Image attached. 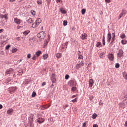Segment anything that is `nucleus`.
<instances>
[{
	"instance_id": "nucleus-20",
	"label": "nucleus",
	"mask_w": 127,
	"mask_h": 127,
	"mask_svg": "<svg viewBox=\"0 0 127 127\" xmlns=\"http://www.w3.org/2000/svg\"><path fill=\"white\" fill-rule=\"evenodd\" d=\"M123 77L124 78H125L126 80H127V73L126 72H124L123 73Z\"/></svg>"
},
{
	"instance_id": "nucleus-40",
	"label": "nucleus",
	"mask_w": 127,
	"mask_h": 127,
	"mask_svg": "<svg viewBox=\"0 0 127 127\" xmlns=\"http://www.w3.org/2000/svg\"><path fill=\"white\" fill-rule=\"evenodd\" d=\"M83 58H84V57L82 55H80L78 57V59H83Z\"/></svg>"
},
{
	"instance_id": "nucleus-45",
	"label": "nucleus",
	"mask_w": 127,
	"mask_h": 127,
	"mask_svg": "<svg viewBox=\"0 0 127 127\" xmlns=\"http://www.w3.org/2000/svg\"><path fill=\"white\" fill-rule=\"evenodd\" d=\"M31 57V54H29L27 55V58H28L29 59H30Z\"/></svg>"
},
{
	"instance_id": "nucleus-31",
	"label": "nucleus",
	"mask_w": 127,
	"mask_h": 127,
	"mask_svg": "<svg viewBox=\"0 0 127 127\" xmlns=\"http://www.w3.org/2000/svg\"><path fill=\"white\" fill-rule=\"evenodd\" d=\"M77 90V88H76V87L73 86L71 88V91H72L73 92L76 91Z\"/></svg>"
},
{
	"instance_id": "nucleus-36",
	"label": "nucleus",
	"mask_w": 127,
	"mask_h": 127,
	"mask_svg": "<svg viewBox=\"0 0 127 127\" xmlns=\"http://www.w3.org/2000/svg\"><path fill=\"white\" fill-rule=\"evenodd\" d=\"M123 13V14H127V10L125 9L122 10V12H121Z\"/></svg>"
},
{
	"instance_id": "nucleus-25",
	"label": "nucleus",
	"mask_w": 127,
	"mask_h": 127,
	"mask_svg": "<svg viewBox=\"0 0 127 127\" xmlns=\"http://www.w3.org/2000/svg\"><path fill=\"white\" fill-rule=\"evenodd\" d=\"M31 13L32 14V15L34 16L36 14V12L34 11V10H31Z\"/></svg>"
},
{
	"instance_id": "nucleus-5",
	"label": "nucleus",
	"mask_w": 127,
	"mask_h": 127,
	"mask_svg": "<svg viewBox=\"0 0 127 127\" xmlns=\"http://www.w3.org/2000/svg\"><path fill=\"white\" fill-rule=\"evenodd\" d=\"M88 38V35L86 33H84L81 35L80 39L82 40H85V39H87Z\"/></svg>"
},
{
	"instance_id": "nucleus-14",
	"label": "nucleus",
	"mask_w": 127,
	"mask_h": 127,
	"mask_svg": "<svg viewBox=\"0 0 127 127\" xmlns=\"http://www.w3.org/2000/svg\"><path fill=\"white\" fill-rule=\"evenodd\" d=\"M0 17L1 18H5V19H8V18L7 17V15H6V14L3 15L2 14H0Z\"/></svg>"
},
{
	"instance_id": "nucleus-15",
	"label": "nucleus",
	"mask_w": 127,
	"mask_h": 127,
	"mask_svg": "<svg viewBox=\"0 0 127 127\" xmlns=\"http://www.w3.org/2000/svg\"><path fill=\"white\" fill-rule=\"evenodd\" d=\"M37 122L39 124H42L44 122V119L43 118H39L37 120Z\"/></svg>"
},
{
	"instance_id": "nucleus-48",
	"label": "nucleus",
	"mask_w": 127,
	"mask_h": 127,
	"mask_svg": "<svg viewBox=\"0 0 127 127\" xmlns=\"http://www.w3.org/2000/svg\"><path fill=\"white\" fill-rule=\"evenodd\" d=\"M115 38L112 37L111 43H113V42H114V41H115Z\"/></svg>"
},
{
	"instance_id": "nucleus-59",
	"label": "nucleus",
	"mask_w": 127,
	"mask_h": 127,
	"mask_svg": "<svg viewBox=\"0 0 127 127\" xmlns=\"http://www.w3.org/2000/svg\"><path fill=\"white\" fill-rule=\"evenodd\" d=\"M76 97H77V95H73V96L71 97V99H73V98H76Z\"/></svg>"
},
{
	"instance_id": "nucleus-19",
	"label": "nucleus",
	"mask_w": 127,
	"mask_h": 127,
	"mask_svg": "<svg viewBox=\"0 0 127 127\" xmlns=\"http://www.w3.org/2000/svg\"><path fill=\"white\" fill-rule=\"evenodd\" d=\"M50 107V105H45L42 107V110H46V109H48Z\"/></svg>"
},
{
	"instance_id": "nucleus-41",
	"label": "nucleus",
	"mask_w": 127,
	"mask_h": 127,
	"mask_svg": "<svg viewBox=\"0 0 127 127\" xmlns=\"http://www.w3.org/2000/svg\"><path fill=\"white\" fill-rule=\"evenodd\" d=\"M115 68H120V64H116L115 65Z\"/></svg>"
},
{
	"instance_id": "nucleus-4",
	"label": "nucleus",
	"mask_w": 127,
	"mask_h": 127,
	"mask_svg": "<svg viewBox=\"0 0 127 127\" xmlns=\"http://www.w3.org/2000/svg\"><path fill=\"white\" fill-rule=\"evenodd\" d=\"M124 56V51L122 49L119 50V53L117 54V57L121 58Z\"/></svg>"
},
{
	"instance_id": "nucleus-34",
	"label": "nucleus",
	"mask_w": 127,
	"mask_h": 127,
	"mask_svg": "<svg viewBox=\"0 0 127 127\" xmlns=\"http://www.w3.org/2000/svg\"><path fill=\"white\" fill-rule=\"evenodd\" d=\"M36 96V92L33 91L32 94V97H34Z\"/></svg>"
},
{
	"instance_id": "nucleus-49",
	"label": "nucleus",
	"mask_w": 127,
	"mask_h": 127,
	"mask_svg": "<svg viewBox=\"0 0 127 127\" xmlns=\"http://www.w3.org/2000/svg\"><path fill=\"white\" fill-rule=\"evenodd\" d=\"M4 31V30L3 29H0V33H1Z\"/></svg>"
},
{
	"instance_id": "nucleus-38",
	"label": "nucleus",
	"mask_w": 127,
	"mask_h": 127,
	"mask_svg": "<svg viewBox=\"0 0 127 127\" xmlns=\"http://www.w3.org/2000/svg\"><path fill=\"white\" fill-rule=\"evenodd\" d=\"M16 51H17V49L16 48H14L12 50V53H14V52H16Z\"/></svg>"
},
{
	"instance_id": "nucleus-39",
	"label": "nucleus",
	"mask_w": 127,
	"mask_h": 127,
	"mask_svg": "<svg viewBox=\"0 0 127 127\" xmlns=\"http://www.w3.org/2000/svg\"><path fill=\"white\" fill-rule=\"evenodd\" d=\"M32 59V60H36V56L35 55H34Z\"/></svg>"
},
{
	"instance_id": "nucleus-54",
	"label": "nucleus",
	"mask_w": 127,
	"mask_h": 127,
	"mask_svg": "<svg viewBox=\"0 0 127 127\" xmlns=\"http://www.w3.org/2000/svg\"><path fill=\"white\" fill-rule=\"evenodd\" d=\"M112 37H114V38L116 37V35L115 34V33H112Z\"/></svg>"
},
{
	"instance_id": "nucleus-43",
	"label": "nucleus",
	"mask_w": 127,
	"mask_h": 127,
	"mask_svg": "<svg viewBox=\"0 0 127 127\" xmlns=\"http://www.w3.org/2000/svg\"><path fill=\"white\" fill-rule=\"evenodd\" d=\"M123 15H124V14H123L122 13H121L119 15V19H121V18L123 16Z\"/></svg>"
},
{
	"instance_id": "nucleus-37",
	"label": "nucleus",
	"mask_w": 127,
	"mask_h": 127,
	"mask_svg": "<svg viewBox=\"0 0 127 127\" xmlns=\"http://www.w3.org/2000/svg\"><path fill=\"white\" fill-rule=\"evenodd\" d=\"M67 21L64 20V21L63 25H64V26H66V25H67Z\"/></svg>"
},
{
	"instance_id": "nucleus-53",
	"label": "nucleus",
	"mask_w": 127,
	"mask_h": 127,
	"mask_svg": "<svg viewBox=\"0 0 127 127\" xmlns=\"http://www.w3.org/2000/svg\"><path fill=\"white\" fill-rule=\"evenodd\" d=\"M21 28V26H17V29H20Z\"/></svg>"
},
{
	"instance_id": "nucleus-58",
	"label": "nucleus",
	"mask_w": 127,
	"mask_h": 127,
	"mask_svg": "<svg viewBox=\"0 0 127 127\" xmlns=\"http://www.w3.org/2000/svg\"><path fill=\"white\" fill-rule=\"evenodd\" d=\"M86 126H87V124H86V123H84L83 124V127H86Z\"/></svg>"
},
{
	"instance_id": "nucleus-44",
	"label": "nucleus",
	"mask_w": 127,
	"mask_h": 127,
	"mask_svg": "<svg viewBox=\"0 0 127 127\" xmlns=\"http://www.w3.org/2000/svg\"><path fill=\"white\" fill-rule=\"evenodd\" d=\"M9 47H10V45H7L6 46L5 49H6L7 50H8V49H9Z\"/></svg>"
},
{
	"instance_id": "nucleus-56",
	"label": "nucleus",
	"mask_w": 127,
	"mask_h": 127,
	"mask_svg": "<svg viewBox=\"0 0 127 127\" xmlns=\"http://www.w3.org/2000/svg\"><path fill=\"white\" fill-rule=\"evenodd\" d=\"M93 127H99L98 126V125L94 124Z\"/></svg>"
},
{
	"instance_id": "nucleus-9",
	"label": "nucleus",
	"mask_w": 127,
	"mask_h": 127,
	"mask_svg": "<svg viewBox=\"0 0 127 127\" xmlns=\"http://www.w3.org/2000/svg\"><path fill=\"white\" fill-rule=\"evenodd\" d=\"M13 73V70L12 68H9L6 70L5 72V75H8V74H12Z\"/></svg>"
},
{
	"instance_id": "nucleus-24",
	"label": "nucleus",
	"mask_w": 127,
	"mask_h": 127,
	"mask_svg": "<svg viewBox=\"0 0 127 127\" xmlns=\"http://www.w3.org/2000/svg\"><path fill=\"white\" fill-rule=\"evenodd\" d=\"M13 112V110L12 109H9L7 111V114L8 115H9L10 114H11Z\"/></svg>"
},
{
	"instance_id": "nucleus-51",
	"label": "nucleus",
	"mask_w": 127,
	"mask_h": 127,
	"mask_svg": "<svg viewBox=\"0 0 127 127\" xmlns=\"http://www.w3.org/2000/svg\"><path fill=\"white\" fill-rule=\"evenodd\" d=\"M102 43H103V45H105V40H102Z\"/></svg>"
},
{
	"instance_id": "nucleus-64",
	"label": "nucleus",
	"mask_w": 127,
	"mask_h": 127,
	"mask_svg": "<svg viewBox=\"0 0 127 127\" xmlns=\"http://www.w3.org/2000/svg\"><path fill=\"white\" fill-rule=\"evenodd\" d=\"M0 109H2V105L0 104Z\"/></svg>"
},
{
	"instance_id": "nucleus-7",
	"label": "nucleus",
	"mask_w": 127,
	"mask_h": 127,
	"mask_svg": "<svg viewBox=\"0 0 127 127\" xmlns=\"http://www.w3.org/2000/svg\"><path fill=\"white\" fill-rule=\"evenodd\" d=\"M51 80L52 83H56V78L55 77V74L53 73L52 74Z\"/></svg>"
},
{
	"instance_id": "nucleus-23",
	"label": "nucleus",
	"mask_w": 127,
	"mask_h": 127,
	"mask_svg": "<svg viewBox=\"0 0 127 127\" xmlns=\"http://www.w3.org/2000/svg\"><path fill=\"white\" fill-rule=\"evenodd\" d=\"M40 54H41V51H38L36 53V55L37 56V57H39V56H40Z\"/></svg>"
},
{
	"instance_id": "nucleus-6",
	"label": "nucleus",
	"mask_w": 127,
	"mask_h": 127,
	"mask_svg": "<svg viewBox=\"0 0 127 127\" xmlns=\"http://www.w3.org/2000/svg\"><path fill=\"white\" fill-rule=\"evenodd\" d=\"M108 59L110 61H113L115 59V57L114 56V54H109L108 56Z\"/></svg>"
},
{
	"instance_id": "nucleus-55",
	"label": "nucleus",
	"mask_w": 127,
	"mask_h": 127,
	"mask_svg": "<svg viewBox=\"0 0 127 127\" xmlns=\"http://www.w3.org/2000/svg\"><path fill=\"white\" fill-rule=\"evenodd\" d=\"M110 1H111V0H105V2L108 3H109Z\"/></svg>"
},
{
	"instance_id": "nucleus-17",
	"label": "nucleus",
	"mask_w": 127,
	"mask_h": 127,
	"mask_svg": "<svg viewBox=\"0 0 127 127\" xmlns=\"http://www.w3.org/2000/svg\"><path fill=\"white\" fill-rule=\"evenodd\" d=\"M62 56V55L61 53H58L57 54H56V57H57V58H58L59 59V58H61V57Z\"/></svg>"
},
{
	"instance_id": "nucleus-16",
	"label": "nucleus",
	"mask_w": 127,
	"mask_h": 127,
	"mask_svg": "<svg viewBox=\"0 0 127 127\" xmlns=\"http://www.w3.org/2000/svg\"><path fill=\"white\" fill-rule=\"evenodd\" d=\"M27 21L28 23H32L33 22V19H32V18H29Z\"/></svg>"
},
{
	"instance_id": "nucleus-42",
	"label": "nucleus",
	"mask_w": 127,
	"mask_h": 127,
	"mask_svg": "<svg viewBox=\"0 0 127 127\" xmlns=\"http://www.w3.org/2000/svg\"><path fill=\"white\" fill-rule=\"evenodd\" d=\"M65 80H68V79H69V75L66 74V75L65 76Z\"/></svg>"
},
{
	"instance_id": "nucleus-8",
	"label": "nucleus",
	"mask_w": 127,
	"mask_h": 127,
	"mask_svg": "<svg viewBox=\"0 0 127 127\" xmlns=\"http://www.w3.org/2000/svg\"><path fill=\"white\" fill-rule=\"evenodd\" d=\"M14 21L16 24H20L22 21L17 18H14Z\"/></svg>"
},
{
	"instance_id": "nucleus-29",
	"label": "nucleus",
	"mask_w": 127,
	"mask_h": 127,
	"mask_svg": "<svg viewBox=\"0 0 127 127\" xmlns=\"http://www.w3.org/2000/svg\"><path fill=\"white\" fill-rule=\"evenodd\" d=\"M43 59H44V60H46V59H47V58H48V55H44L43 56Z\"/></svg>"
},
{
	"instance_id": "nucleus-26",
	"label": "nucleus",
	"mask_w": 127,
	"mask_h": 127,
	"mask_svg": "<svg viewBox=\"0 0 127 127\" xmlns=\"http://www.w3.org/2000/svg\"><path fill=\"white\" fill-rule=\"evenodd\" d=\"M96 47H99V48L101 47L102 44H101V42H98L96 44Z\"/></svg>"
},
{
	"instance_id": "nucleus-35",
	"label": "nucleus",
	"mask_w": 127,
	"mask_h": 127,
	"mask_svg": "<svg viewBox=\"0 0 127 127\" xmlns=\"http://www.w3.org/2000/svg\"><path fill=\"white\" fill-rule=\"evenodd\" d=\"M89 99L90 101H92L93 100H94V96L93 95L90 96Z\"/></svg>"
},
{
	"instance_id": "nucleus-18",
	"label": "nucleus",
	"mask_w": 127,
	"mask_h": 127,
	"mask_svg": "<svg viewBox=\"0 0 127 127\" xmlns=\"http://www.w3.org/2000/svg\"><path fill=\"white\" fill-rule=\"evenodd\" d=\"M30 32V31L29 30H26L23 32V34L25 35V36H26V35H28V34Z\"/></svg>"
},
{
	"instance_id": "nucleus-47",
	"label": "nucleus",
	"mask_w": 127,
	"mask_h": 127,
	"mask_svg": "<svg viewBox=\"0 0 127 127\" xmlns=\"http://www.w3.org/2000/svg\"><path fill=\"white\" fill-rule=\"evenodd\" d=\"M57 2L58 3V2H60L61 3H62V0H57Z\"/></svg>"
},
{
	"instance_id": "nucleus-32",
	"label": "nucleus",
	"mask_w": 127,
	"mask_h": 127,
	"mask_svg": "<svg viewBox=\"0 0 127 127\" xmlns=\"http://www.w3.org/2000/svg\"><path fill=\"white\" fill-rule=\"evenodd\" d=\"M38 4H42V1L41 0H37Z\"/></svg>"
},
{
	"instance_id": "nucleus-21",
	"label": "nucleus",
	"mask_w": 127,
	"mask_h": 127,
	"mask_svg": "<svg viewBox=\"0 0 127 127\" xmlns=\"http://www.w3.org/2000/svg\"><path fill=\"white\" fill-rule=\"evenodd\" d=\"M97 117H98V115H97V114H96V113H94L92 115V118L94 120H95V119H96Z\"/></svg>"
},
{
	"instance_id": "nucleus-33",
	"label": "nucleus",
	"mask_w": 127,
	"mask_h": 127,
	"mask_svg": "<svg viewBox=\"0 0 127 127\" xmlns=\"http://www.w3.org/2000/svg\"><path fill=\"white\" fill-rule=\"evenodd\" d=\"M121 43H122V44H127V41L125 40H122Z\"/></svg>"
},
{
	"instance_id": "nucleus-61",
	"label": "nucleus",
	"mask_w": 127,
	"mask_h": 127,
	"mask_svg": "<svg viewBox=\"0 0 127 127\" xmlns=\"http://www.w3.org/2000/svg\"><path fill=\"white\" fill-rule=\"evenodd\" d=\"M72 30H73V31H74V30H76V28H74V27H72L71 28Z\"/></svg>"
},
{
	"instance_id": "nucleus-28",
	"label": "nucleus",
	"mask_w": 127,
	"mask_h": 127,
	"mask_svg": "<svg viewBox=\"0 0 127 127\" xmlns=\"http://www.w3.org/2000/svg\"><path fill=\"white\" fill-rule=\"evenodd\" d=\"M81 13L82 14H85L86 13V9L83 8L81 10Z\"/></svg>"
},
{
	"instance_id": "nucleus-3",
	"label": "nucleus",
	"mask_w": 127,
	"mask_h": 127,
	"mask_svg": "<svg viewBox=\"0 0 127 127\" xmlns=\"http://www.w3.org/2000/svg\"><path fill=\"white\" fill-rule=\"evenodd\" d=\"M16 90V88L15 87H10L8 89V92L10 94H13L14 93H15Z\"/></svg>"
},
{
	"instance_id": "nucleus-52",
	"label": "nucleus",
	"mask_w": 127,
	"mask_h": 127,
	"mask_svg": "<svg viewBox=\"0 0 127 127\" xmlns=\"http://www.w3.org/2000/svg\"><path fill=\"white\" fill-rule=\"evenodd\" d=\"M45 85H46V82H43L42 84V86H45Z\"/></svg>"
},
{
	"instance_id": "nucleus-50",
	"label": "nucleus",
	"mask_w": 127,
	"mask_h": 127,
	"mask_svg": "<svg viewBox=\"0 0 127 127\" xmlns=\"http://www.w3.org/2000/svg\"><path fill=\"white\" fill-rule=\"evenodd\" d=\"M16 40H17V41H19V40H20V37H18L16 38Z\"/></svg>"
},
{
	"instance_id": "nucleus-30",
	"label": "nucleus",
	"mask_w": 127,
	"mask_h": 127,
	"mask_svg": "<svg viewBox=\"0 0 127 127\" xmlns=\"http://www.w3.org/2000/svg\"><path fill=\"white\" fill-rule=\"evenodd\" d=\"M120 37L122 39H124V38H126V35L125 34L121 35Z\"/></svg>"
},
{
	"instance_id": "nucleus-63",
	"label": "nucleus",
	"mask_w": 127,
	"mask_h": 127,
	"mask_svg": "<svg viewBox=\"0 0 127 127\" xmlns=\"http://www.w3.org/2000/svg\"><path fill=\"white\" fill-rule=\"evenodd\" d=\"M26 82L25 84H29V81H27V80H26Z\"/></svg>"
},
{
	"instance_id": "nucleus-62",
	"label": "nucleus",
	"mask_w": 127,
	"mask_h": 127,
	"mask_svg": "<svg viewBox=\"0 0 127 127\" xmlns=\"http://www.w3.org/2000/svg\"><path fill=\"white\" fill-rule=\"evenodd\" d=\"M125 127H127V121L125 123Z\"/></svg>"
},
{
	"instance_id": "nucleus-22",
	"label": "nucleus",
	"mask_w": 127,
	"mask_h": 127,
	"mask_svg": "<svg viewBox=\"0 0 127 127\" xmlns=\"http://www.w3.org/2000/svg\"><path fill=\"white\" fill-rule=\"evenodd\" d=\"M60 11L62 12V13H64V14L66 13V11L64 10V8H63V7L60 8Z\"/></svg>"
},
{
	"instance_id": "nucleus-27",
	"label": "nucleus",
	"mask_w": 127,
	"mask_h": 127,
	"mask_svg": "<svg viewBox=\"0 0 127 127\" xmlns=\"http://www.w3.org/2000/svg\"><path fill=\"white\" fill-rule=\"evenodd\" d=\"M77 101H78V97H76L74 99L71 100V102H72V103H76Z\"/></svg>"
},
{
	"instance_id": "nucleus-12",
	"label": "nucleus",
	"mask_w": 127,
	"mask_h": 127,
	"mask_svg": "<svg viewBox=\"0 0 127 127\" xmlns=\"http://www.w3.org/2000/svg\"><path fill=\"white\" fill-rule=\"evenodd\" d=\"M81 66H84V62H81L79 64H76V69H79Z\"/></svg>"
},
{
	"instance_id": "nucleus-13",
	"label": "nucleus",
	"mask_w": 127,
	"mask_h": 127,
	"mask_svg": "<svg viewBox=\"0 0 127 127\" xmlns=\"http://www.w3.org/2000/svg\"><path fill=\"white\" fill-rule=\"evenodd\" d=\"M69 83L71 86H76V85H77V83H76V80H75V79L71 80L69 81Z\"/></svg>"
},
{
	"instance_id": "nucleus-1",
	"label": "nucleus",
	"mask_w": 127,
	"mask_h": 127,
	"mask_svg": "<svg viewBox=\"0 0 127 127\" xmlns=\"http://www.w3.org/2000/svg\"><path fill=\"white\" fill-rule=\"evenodd\" d=\"M46 36V34L44 33V32L42 31L38 33L37 34V37L40 38L39 40V41L40 42L41 41H42L44 38H45V37Z\"/></svg>"
},
{
	"instance_id": "nucleus-2",
	"label": "nucleus",
	"mask_w": 127,
	"mask_h": 127,
	"mask_svg": "<svg viewBox=\"0 0 127 127\" xmlns=\"http://www.w3.org/2000/svg\"><path fill=\"white\" fill-rule=\"evenodd\" d=\"M42 21V20H41V19L39 18L37 19L35 22L32 24V27H33V28H35V27H37V26H38V25H39V24L41 23Z\"/></svg>"
},
{
	"instance_id": "nucleus-11",
	"label": "nucleus",
	"mask_w": 127,
	"mask_h": 127,
	"mask_svg": "<svg viewBox=\"0 0 127 127\" xmlns=\"http://www.w3.org/2000/svg\"><path fill=\"white\" fill-rule=\"evenodd\" d=\"M94 85V80L93 79H89V88H92Z\"/></svg>"
},
{
	"instance_id": "nucleus-10",
	"label": "nucleus",
	"mask_w": 127,
	"mask_h": 127,
	"mask_svg": "<svg viewBox=\"0 0 127 127\" xmlns=\"http://www.w3.org/2000/svg\"><path fill=\"white\" fill-rule=\"evenodd\" d=\"M111 39H112V34H111V32H109L107 36V40L108 42L110 43Z\"/></svg>"
},
{
	"instance_id": "nucleus-57",
	"label": "nucleus",
	"mask_w": 127,
	"mask_h": 127,
	"mask_svg": "<svg viewBox=\"0 0 127 127\" xmlns=\"http://www.w3.org/2000/svg\"><path fill=\"white\" fill-rule=\"evenodd\" d=\"M102 102V100H101V101L99 102V105H100V106H103V103H102V102Z\"/></svg>"
},
{
	"instance_id": "nucleus-46",
	"label": "nucleus",
	"mask_w": 127,
	"mask_h": 127,
	"mask_svg": "<svg viewBox=\"0 0 127 127\" xmlns=\"http://www.w3.org/2000/svg\"><path fill=\"white\" fill-rule=\"evenodd\" d=\"M77 54L78 56H80V55H82V53H81V52H80L79 51L77 52Z\"/></svg>"
},
{
	"instance_id": "nucleus-60",
	"label": "nucleus",
	"mask_w": 127,
	"mask_h": 127,
	"mask_svg": "<svg viewBox=\"0 0 127 127\" xmlns=\"http://www.w3.org/2000/svg\"><path fill=\"white\" fill-rule=\"evenodd\" d=\"M66 108H68V105H66L64 107V109L65 110Z\"/></svg>"
}]
</instances>
